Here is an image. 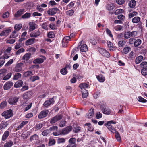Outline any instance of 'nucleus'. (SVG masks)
Listing matches in <instances>:
<instances>
[{
	"mask_svg": "<svg viewBox=\"0 0 147 147\" xmlns=\"http://www.w3.org/2000/svg\"><path fill=\"white\" fill-rule=\"evenodd\" d=\"M136 1L135 0H131L129 3L128 5L130 8H134L136 5Z\"/></svg>",
	"mask_w": 147,
	"mask_h": 147,
	"instance_id": "24",
	"label": "nucleus"
},
{
	"mask_svg": "<svg viewBox=\"0 0 147 147\" xmlns=\"http://www.w3.org/2000/svg\"><path fill=\"white\" fill-rule=\"evenodd\" d=\"M138 101L141 102L146 103L147 101V100L146 99H144L143 98L140 96L138 97Z\"/></svg>",
	"mask_w": 147,
	"mask_h": 147,
	"instance_id": "55",
	"label": "nucleus"
},
{
	"mask_svg": "<svg viewBox=\"0 0 147 147\" xmlns=\"http://www.w3.org/2000/svg\"><path fill=\"white\" fill-rule=\"evenodd\" d=\"M29 30L32 31L35 29V23L33 22H30L29 23Z\"/></svg>",
	"mask_w": 147,
	"mask_h": 147,
	"instance_id": "26",
	"label": "nucleus"
},
{
	"mask_svg": "<svg viewBox=\"0 0 147 147\" xmlns=\"http://www.w3.org/2000/svg\"><path fill=\"white\" fill-rule=\"evenodd\" d=\"M38 138V136L37 134H34L30 137V141L31 142L37 140Z\"/></svg>",
	"mask_w": 147,
	"mask_h": 147,
	"instance_id": "32",
	"label": "nucleus"
},
{
	"mask_svg": "<svg viewBox=\"0 0 147 147\" xmlns=\"http://www.w3.org/2000/svg\"><path fill=\"white\" fill-rule=\"evenodd\" d=\"M7 102L6 101L2 102L0 104V109H3L7 106Z\"/></svg>",
	"mask_w": 147,
	"mask_h": 147,
	"instance_id": "40",
	"label": "nucleus"
},
{
	"mask_svg": "<svg viewBox=\"0 0 147 147\" xmlns=\"http://www.w3.org/2000/svg\"><path fill=\"white\" fill-rule=\"evenodd\" d=\"M19 98L17 97H10L8 100L9 104L11 105H15L18 101Z\"/></svg>",
	"mask_w": 147,
	"mask_h": 147,
	"instance_id": "12",
	"label": "nucleus"
},
{
	"mask_svg": "<svg viewBox=\"0 0 147 147\" xmlns=\"http://www.w3.org/2000/svg\"><path fill=\"white\" fill-rule=\"evenodd\" d=\"M55 142L54 139H50L49 141V145L51 146L55 144Z\"/></svg>",
	"mask_w": 147,
	"mask_h": 147,
	"instance_id": "59",
	"label": "nucleus"
},
{
	"mask_svg": "<svg viewBox=\"0 0 147 147\" xmlns=\"http://www.w3.org/2000/svg\"><path fill=\"white\" fill-rule=\"evenodd\" d=\"M47 36L49 38H53L55 37V34L52 31H50L47 34Z\"/></svg>",
	"mask_w": 147,
	"mask_h": 147,
	"instance_id": "54",
	"label": "nucleus"
},
{
	"mask_svg": "<svg viewBox=\"0 0 147 147\" xmlns=\"http://www.w3.org/2000/svg\"><path fill=\"white\" fill-rule=\"evenodd\" d=\"M117 18L121 21H124L125 19V17L122 14H119L118 15Z\"/></svg>",
	"mask_w": 147,
	"mask_h": 147,
	"instance_id": "60",
	"label": "nucleus"
},
{
	"mask_svg": "<svg viewBox=\"0 0 147 147\" xmlns=\"http://www.w3.org/2000/svg\"><path fill=\"white\" fill-rule=\"evenodd\" d=\"M54 100L53 98H50L46 101L43 104V105L45 107H48L50 105L54 103Z\"/></svg>",
	"mask_w": 147,
	"mask_h": 147,
	"instance_id": "13",
	"label": "nucleus"
},
{
	"mask_svg": "<svg viewBox=\"0 0 147 147\" xmlns=\"http://www.w3.org/2000/svg\"><path fill=\"white\" fill-rule=\"evenodd\" d=\"M140 17L138 16H136L132 18V21L134 23H137L140 21Z\"/></svg>",
	"mask_w": 147,
	"mask_h": 147,
	"instance_id": "25",
	"label": "nucleus"
},
{
	"mask_svg": "<svg viewBox=\"0 0 147 147\" xmlns=\"http://www.w3.org/2000/svg\"><path fill=\"white\" fill-rule=\"evenodd\" d=\"M143 58V57L141 55L137 57L135 60L136 63L137 64L139 63L142 61Z\"/></svg>",
	"mask_w": 147,
	"mask_h": 147,
	"instance_id": "29",
	"label": "nucleus"
},
{
	"mask_svg": "<svg viewBox=\"0 0 147 147\" xmlns=\"http://www.w3.org/2000/svg\"><path fill=\"white\" fill-rule=\"evenodd\" d=\"M85 126H87L88 127V129L90 131H93L94 130V128L92 126L91 124L90 123H87L84 125Z\"/></svg>",
	"mask_w": 147,
	"mask_h": 147,
	"instance_id": "36",
	"label": "nucleus"
},
{
	"mask_svg": "<svg viewBox=\"0 0 147 147\" xmlns=\"http://www.w3.org/2000/svg\"><path fill=\"white\" fill-rule=\"evenodd\" d=\"M40 34V32L39 30L36 31H34L33 32H31L30 34V36L31 37L36 38L39 36Z\"/></svg>",
	"mask_w": 147,
	"mask_h": 147,
	"instance_id": "17",
	"label": "nucleus"
},
{
	"mask_svg": "<svg viewBox=\"0 0 147 147\" xmlns=\"http://www.w3.org/2000/svg\"><path fill=\"white\" fill-rule=\"evenodd\" d=\"M76 138H70L69 140V142L70 144V145H76V147L77 145L76 143Z\"/></svg>",
	"mask_w": 147,
	"mask_h": 147,
	"instance_id": "27",
	"label": "nucleus"
},
{
	"mask_svg": "<svg viewBox=\"0 0 147 147\" xmlns=\"http://www.w3.org/2000/svg\"><path fill=\"white\" fill-rule=\"evenodd\" d=\"M106 32L109 36L112 38H113V35L111 33V32L109 29L107 28L106 30Z\"/></svg>",
	"mask_w": 147,
	"mask_h": 147,
	"instance_id": "63",
	"label": "nucleus"
},
{
	"mask_svg": "<svg viewBox=\"0 0 147 147\" xmlns=\"http://www.w3.org/2000/svg\"><path fill=\"white\" fill-rule=\"evenodd\" d=\"M62 117L61 115L58 114L49 119L50 123L51 124L55 123L56 122L61 119Z\"/></svg>",
	"mask_w": 147,
	"mask_h": 147,
	"instance_id": "4",
	"label": "nucleus"
},
{
	"mask_svg": "<svg viewBox=\"0 0 147 147\" xmlns=\"http://www.w3.org/2000/svg\"><path fill=\"white\" fill-rule=\"evenodd\" d=\"M24 11V9H21L18 10L16 14L15 15V17H19L23 14Z\"/></svg>",
	"mask_w": 147,
	"mask_h": 147,
	"instance_id": "37",
	"label": "nucleus"
},
{
	"mask_svg": "<svg viewBox=\"0 0 147 147\" xmlns=\"http://www.w3.org/2000/svg\"><path fill=\"white\" fill-rule=\"evenodd\" d=\"M58 11L59 12L60 11L58 8L57 7H53L49 9L47 12L48 15H53L56 14Z\"/></svg>",
	"mask_w": 147,
	"mask_h": 147,
	"instance_id": "7",
	"label": "nucleus"
},
{
	"mask_svg": "<svg viewBox=\"0 0 147 147\" xmlns=\"http://www.w3.org/2000/svg\"><path fill=\"white\" fill-rule=\"evenodd\" d=\"M21 74L20 73H18L14 75L13 79V80H17L19 78H20L21 77Z\"/></svg>",
	"mask_w": 147,
	"mask_h": 147,
	"instance_id": "48",
	"label": "nucleus"
},
{
	"mask_svg": "<svg viewBox=\"0 0 147 147\" xmlns=\"http://www.w3.org/2000/svg\"><path fill=\"white\" fill-rule=\"evenodd\" d=\"M50 132L49 130L47 129L44 130L42 133V134L44 136H47L49 134Z\"/></svg>",
	"mask_w": 147,
	"mask_h": 147,
	"instance_id": "61",
	"label": "nucleus"
},
{
	"mask_svg": "<svg viewBox=\"0 0 147 147\" xmlns=\"http://www.w3.org/2000/svg\"><path fill=\"white\" fill-rule=\"evenodd\" d=\"M89 85L86 83H82L79 85V87L81 88L82 91H83V89L85 90L86 88H88Z\"/></svg>",
	"mask_w": 147,
	"mask_h": 147,
	"instance_id": "19",
	"label": "nucleus"
},
{
	"mask_svg": "<svg viewBox=\"0 0 147 147\" xmlns=\"http://www.w3.org/2000/svg\"><path fill=\"white\" fill-rule=\"evenodd\" d=\"M49 112L47 109H44L38 115V117L39 119H41L46 117Z\"/></svg>",
	"mask_w": 147,
	"mask_h": 147,
	"instance_id": "6",
	"label": "nucleus"
},
{
	"mask_svg": "<svg viewBox=\"0 0 147 147\" xmlns=\"http://www.w3.org/2000/svg\"><path fill=\"white\" fill-rule=\"evenodd\" d=\"M126 43L125 40H120L118 43V45L119 47H123L124 46Z\"/></svg>",
	"mask_w": 147,
	"mask_h": 147,
	"instance_id": "44",
	"label": "nucleus"
},
{
	"mask_svg": "<svg viewBox=\"0 0 147 147\" xmlns=\"http://www.w3.org/2000/svg\"><path fill=\"white\" fill-rule=\"evenodd\" d=\"M36 39L34 38H30L27 40L25 42V45L26 46L31 45L34 43Z\"/></svg>",
	"mask_w": 147,
	"mask_h": 147,
	"instance_id": "20",
	"label": "nucleus"
},
{
	"mask_svg": "<svg viewBox=\"0 0 147 147\" xmlns=\"http://www.w3.org/2000/svg\"><path fill=\"white\" fill-rule=\"evenodd\" d=\"M30 80L32 82H34L35 81L39 79V77L37 76H33L30 77Z\"/></svg>",
	"mask_w": 147,
	"mask_h": 147,
	"instance_id": "51",
	"label": "nucleus"
},
{
	"mask_svg": "<svg viewBox=\"0 0 147 147\" xmlns=\"http://www.w3.org/2000/svg\"><path fill=\"white\" fill-rule=\"evenodd\" d=\"M2 115L6 119L9 118L13 115L12 111L9 109L5 111L2 113Z\"/></svg>",
	"mask_w": 147,
	"mask_h": 147,
	"instance_id": "3",
	"label": "nucleus"
},
{
	"mask_svg": "<svg viewBox=\"0 0 147 147\" xmlns=\"http://www.w3.org/2000/svg\"><path fill=\"white\" fill-rule=\"evenodd\" d=\"M98 50L99 53L103 56L107 58H109L110 57V54L109 52L105 49L99 47Z\"/></svg>",
	"mask_w": 147,
	"mask_h": 147,
	"instance_id": "2",
	"label": "nucleus"
},
{
	"mask_svg": "<svg viewBox=\"0 0 147 147\" xmlns=\"http://www.w3.org/2000/svg\"><path fill=\"white\" fill-rule=\"evenodd\" d=\"M23 84L22 80H20L16 82L14 86L15 88H18L22 86Z\"/></svg>",
	"mask_w": 147,
	"mask_h": 147,
	"instance_id": "21",
	"label": "nucleus"
},
{
	"mask_svg": "<svg viewBox=\"0 0 147 147\" xmlns=\"http://www.w3.org/2000/svg\"><path fill=\"white\" fill-rule=\"evenodd\" d=\"M108 47L109 48L110 50L114 51L116 49L117 47L114 46L113 44L110 41H107Z\"/></svg>",
	"mask_w": 147,
	"mask_h": 147,
	"instance_id": "16",
	"label": "nucleus"
},
{
	"mask_svg": "<svg viewBox=\"0 0 147 147\" xmlns=\"http://www.w3.org/2000/svg\"><path fill=\"white\" fill-rule=\"evenodd\" d=\"M22 69L21 65H16L14 71L16 72H19L21 71Z\"/></svg>",
	"mask_w": 147,
	"mask_h": 147,
	"instance_id": "38",
	"label": "nucleus"
},
{
	"mask_svg": "<svg viewBox=\"0 0 147 147\" xmlns=\"http://www.w3.org/2000/svg\"><path fill=\"white\" fill-rule=\"evenodd\" d=\"M7 125L8 123L7 122L2 123L0 124V129H3L5 128Z\"/></svg>",
	"mask_w": 147,
	"mask_h": 147,
	"instance_id": "46",
	"label": "nucleus"
},
{
	"mask_svg": "<svg viewBox=\"0 0 147 147\" xmlns=\"http://www.w3.org/2000/svg\"><path fill=\"white\" fill-rule=\"evenodd\" d=\"M70 65H68V66H69ZM68 67H69V66H68L67 65L64 68L60 70L61 74L63 75L66 74L67 73L66 70V68Z\"/></svg>",
	"mask_w": 147,
	"mask_h": 147,
	"instance_id": "33",
	"label": "nucleus"
},
{
	"mask_svg": "<svg viewBox=\"0 0 147 147\" xmlns=\"http://www.w3.org/2000/svg\"><path fill=\"white\" fill-rule=\"evenodd\" d=\"M32 75V73L31 71H28L25 72L23 74V77H28Z\"/></svg>",
	"mask_w": 147,
	"mask_h": 147,
	"instance_id": "30",
	"label": "nucleus"
},
{
	"mask_svg": "<svg viewBox=\"0 0 147 147\" xmlns=\"http://www.w3.org/2000/svg\"><path fill=\"white\" fill-rule=\"evenodd\" d=\"M115 7V6L113 4H107L106 6V9L108 10H112Z\"/></svg>",
	"mask_w": 147,
	"mask_h": 147,
	"instance_id": "41",
	"label": "nucleus"
},
{
	"mask_svg": "<svg viewBox=\"0 0 147 147\" xmlns=\"http://www.w3.org/2000/svg\"><path fill=\"white\" fill-rule=\"evenodd\" d=\"M25 51V49L24 48H21L18 49L16 52V55H19L21 53L24 52Z\"/></svg>",
	"mask_w": 147,
	"mask_h": 147,
	"instance_id": "62",
	"label": "nucleus"
},
{
	"mask_svg": "<svg viewBox=\"0 0 147 147\" xmlns=\"http://www.w3.org/2000/svg\"><path fill=\"white\" fill-rule=\"evenodd\" d=\"M13 84L11 81L6 82L3 86L4 89L6 90L9 89L13 85Z\"/></svg>",
	"mask_w": 147,
	"mask_h": 147,
	"instance_id": "11",
	"label": "nucleus"
},
{
	"mask_svg": "<svg viewBox=\"0 0 147 147\" xmlns=\"http://www.w3.org/2000/svg\"><path fill=\"white\" fill-rule=\"evenodd\" d=\"M18 34H17V32L16 31L13 32L11 34L10 36V37L11 38H15L18 36Z\"/></svg>",
	"mask_w": 147,
	"mask_h": 147,
	"instance_id": "47",
	"label": "nucleus"
},
{
	"mask_svg": "<svg viewBox=\"0 0 147 147\" xmlns=\"http://www.w3.org/2000/svg\"><path fill=\"white\" fill-rule=\"evenodd\" d=\"M28 123V121H22L21 124L19 125L17 127V129L18 130H19L22 128L26 124Z\"/></svg>",
	"mask_w": 147,
	"mask_h": 147,
	"instance_id": "31",
	"label": "nucleus"
},
{
	"mask_svg": "<svg viewBox=\"0 0 147 147\" xmlns=\"http://www.w3.org/2000/svg\"><path fill=\"white\" fill-rule=\"evenodd\" d=\"M141 40L140 39H138L135 40L134 42V46L135 47L139 46L141 43Z\"/></svg>",
	"mask_w": 147,
	"mask_h": 147,
	"instance_id": "39",
	"label": "nucleus"
},
{
	"mask_svg": "<svg viewBox=\"0 0 147 147\" xmlns=\"http://www.w3.org/2000/svg\"><path fill=\"white\" fill-rule=\"evenodd\" d=\"M115 133V136L116 139L119 142H121V139L119 134L117 131H116Z\"/></svg>",
	"mask_w": 147,
	"mask_h": 147,
	"instance_id": "52",
	"label": "nucleus"
},
{
	"mask_svg": "<svg viewBox=\"0 0 147 147\" xmlns=\"http://www.w3.org/2000/svg\"><path fill=\"white\" fill-rule=\"evenodd\" d=\"M131 50V47H130L127 46V45H126L123 49V52L124 54H126L129 52Z\"/></svg>",
	"mask_w": 147,
	"mask_h": 147,
	"instance_id": "28",
	"label": "nucleus"
},
{
	"mask_svg": "<svg viewBox=\"0 0 147 147\" xmlns=\"http://www.w3.org/2000/svg\"><path fill=\"white\" fill-rule=\"evenodd\" d=\"M123 28V26L120 25H117L114 27V29L116 31L121 30Z\"/></svg>",
	"mask_w": 147,
	"mask_h": 147,
	"instance_id": "56",
	"label": "nucleus"
},
{
	"mask_svg": "<svg viewBox=\"0 0 147 147\" xmlns=\"http://www.w3.org/2000/svg\"><path fill=\"white\" fill-rule=\"evenodd\" d=\"M22 25L21 24H16L15 25L14 27V31H18L21 28Z\"/></svg>",
	"mask_w": 147,
	"mask_h": 147,
	"instance_id": "35",
	"label": "nucleus"
},
{
	"mask_svg": "<svg viewBox=\"0 0 147 147\" xmlns=\"http://www.w3.org/2000/svg\"><path fill=\"white\" fill-rule=\"evenodd\" d=\"M13 142L12 141L9 140L5 144L3 147H11L13 145Z\"/></svg>",
	"mask_w": 147,
	"mask_h": 147,
	"instance_id": "34",
	"label": "nucleus"
},
{
	"mask_svg": "<svg viewBox=\"0 0 147 147\" xmlns=\"http://www.w3.org/2000/svg\"><path fill=\"white\" fill-rule=\"evenodd\" d=\"M82 97L83 98H86L88 95V91L85 90L84 92L83 91H82Z\"/></svg>",
	"mask_w": 147,
	"mask_h": 147,
	"instance_id": "58",
	"label": "nucleus"
},
{
	"mask_svg": "<svg viewBox=\"0 0 147 147\" xmlns=\"http://www.w3.org/2000/svg\"><path fill=\"white\" fill-rule=\"evenodd\" d=\"M94 109L91 108L88 111V113L86 115V117L88 118H91L94 115Z\"/></svg>",
	"mask_w": 147,
	"mask_h": 147,
	"instance_id": "14",
	"label": "nucleus"
},
{
	"mask_svg": "<svg viewBox=\"0 0 147 147\" xmlns=\"http://www.w3.org/2000/svg\"><path fill=\"white\" fill-rule=\"evenodd\" d=\"M96 78L100 82H103L105 80V77L102 74L96 75Z\"/></svg>",
	"mask_w": 147,
	"mask_h": 147,
	"instance_id": "18",
	"label": "nucleus"
},
{
	"mask_svg": "<svg viewBox=\"0 0 147 147\" xmlns=\"http://www.w3.org/2000/svg\"><path fill=\"white\" fill-rule=\"evenodd\" d=\"M12 75V73L11 72L8 74L7 75L4 76L3 79V80H6L9 79Z\"/></svg>",
	"mask_w": 147,
	"mask_h": 147,
	"instance_id": "49",
	"label": "nucleus"
},
{
	"mask_svg": "<svg viewBox=\"0 0 147 147\" xmlns=\"http://www.w3.org/2000/svg\"><path fill=\"white\" fill-rule=\"evenodd\" d=\"M33 92L32 91H28L24 93L23 96V98L24 99H30L32 95Z\"/></svg>",
	"mask_w": 147,
	"mask_h": 147,
	"instance_id": "10",
	"label": "nucleus"
},
{
	"mask_svg": "<svg viewBox=\"0 0 147 147\" xmlns=\"http://www.w3.org/2000/svg\"><path fill=\"white\" fill-rule=\"evenodd\" d=\"M98 107H100L103 113L106 115H110L111 111V109L108 107H106V103L103 101H98L96 104Z\"/></svg>",
	"mask_w": 147,
	"mask_h": 147,
	"instance_id": "1",
	"label": "nucleus"
},
{
	"mask_svg": "<svg viewBox=\"0 0 147 147\" xmlns=\"http://www.w3.org/2000/svg\"><path fill=\"white\" fill-rule=\"evenodd\" d=\"M31 15V13H26L22 16V18L23 19H28L30 17Z\"/></svg>",
	"mask_w": 147,
	"mask_h": 147,
	"instance_id": "42",
	"label": "nucleus"
},
{
	"mask_svg": "<svg viewBox=\"0 0 147 147\" xmlns=\"http://www.w3.org/2000/svg\"><path fill=\"white\" fill-rule=\"evenodd\" d=\"M141 74L143 76L147 75V69L144 68L141 70Z\"/></svg>",
	"mask_w": 147,
	"mask_h": 147,
	"instance_id": "64",
	"label": "nucleus"
},
{
	"mask_svg": "<svg viewBox=\"0 0 147 147\" xmlns=\"http://www.w3.org/2000/svg\"><path fill=\"white\" fill-rule=\"evenodd\" d=\"M31 53H28L25 54L23 57V60H28L31 56Z\"/></svg>",
	"mask_w": 147,
	"mask_h": 147,
	"instance_id": "22",
	"label": "nucleus"
},
{
	"mask_svg": "<svg viewBox=\"0 0 147 147\" xmlns=\"http://www.w3.org/2000/svg\"><path fill=\"white\" fill-rule=\"evenodd\" d=\"M72 128V127L71 126H68L65 128L62 129L60 131V134L63 135L67 134L71 131Z\"/></svg>",
	"mask_w": 147,
	"mask_h": 147,
	"instance_id": "8",
	"label": "nucleus"
},
{
	"mask_svg": "<svg viewBox=\"0 0 147 147\" xmlns=\"http://www.w3.org/2000/svg\"><path fill=\"white\" fill-rule=\"evenodd\" d=\"M124 10L121 9H117L114 13L115 15H117L120 13H123Z\"/></svg>",
	"mask_w": 147,
	"mask_h": 147,
	"instance_id": "45",
	"label": "nucleus"
},
{
	"mask_svg": "<svg viewBox=\"0 0 147 147\" xmlns=\"http://www.w3.org/2000/svg\"><path fill=\"white\" fill-rule=\"evenodd\" d=\"M46 59V57L43 56H41L40 57H38L34 59L33 61L34 64H40L42 63Z\"/></svg>",
	"mask_w": 147,
	"mask_h": 147,
	"instance_id": "5",
	"label": "nucleus"
},
{
	"mask_svg": "<svg viewBox=\"0 0 147 147\" xmlns=\"http://www.w3.org/2000/svg\"><path fill=\"white\" fill-rule=\"evenodd\" d=\"M11 30L9 28H7L3 31L0 34V36H7L9 33L10 32Z\"/></svg>",
	"mask_w": 147,
	"mask_h": 147,
	"instance_id": "15",
	"label": "nucleus"
},
{
	"mask_svg": "<svg viewBox=\"0 0 147 147\" xmlns=\"http://www.w3.org/2000/svg\"><path fill=\"white\" fill-rule=\"evenodd\" d=\"M79 48H80V51L82 52H86L88 50L87 46L86 44H83L82 43L79 45L78 46Z\"/></svg>",
	"mask_w": 147,
	"mask_h": 147,
	"instance_id": "9",
	"label": "nucleus"
},
{
	"mask_svg": "<svg viewBox=\"0 0 147 147\" xmlns=\"http://www.w3.org/2000/svg\"><path fill=\"white\" fill-rule=\"evenodd\" d=\"M74 3L73 2H71L66 7L67 9H70L72 8L74 6Z\"/></svg>",
	"mask_w": 147,
	"mask_h": 147,
	"instance_id": "57",
	"label": "nucleus"
},
{
	"mask_svg": "<svg viewBox=\"0 0 147 147\" xmlns=\"http://www.w3.org/2000/svg\"><path fill=\"white\" fill-rule=\"evenodd\" d=\"M74 131L75 133L79 132L81 129L80 127L76 125H74Z\"/></svg>",
	"mask_w": 147,
	"mask_h": 147,
	"instance_id": "50",
	"label": "nucleus"
},
{
	"mask_svg": "<svg viewBox=\"0 0 147 147\" xmlns=\"http://www.w3.org/2000/svg\"><path fill=\"white\" fill-rule=\"evenodd\" d=\"M108 129L112 133H115L116 132L114 127L112 125H107Z\"/></svg>",
	"mask_w": 147,
	"mask_h": 147,
	"instance_id": "43",
	"label": "nucleus"
},
{
	"mask_svg": "<svg viewBox=\"0 0 147 147\" xmlns=\"http://www.w3.org/2000/svg\"><path fill=\"white\" fill-rule=\"evenodd\" d=\"M9 134V131H5L2 136V140L5 141L8 137Z\"/></svg>",
	"mask_w": 147,
	"mask_h": 147,
	"instance_id": "23",
	"label": "nucleus"
},
{
	"mask_svg": "<svg viewBox=\"0 0 147 147\" xmlns=\"http://www.w3.org/2000/svg\"><path fill=\"white\" fill-rule=\"evenodd\" d=\"M130 31L125 32L124 34V37L125 39H128L131 36Z\"/></svg>",
	"mask_w": 147,
	"mask_h": 147,
	"instance_id": "53",
	"label": "nucleus"
}]
</instances>
